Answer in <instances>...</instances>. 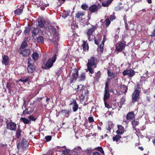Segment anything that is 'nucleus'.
<instances>
[{"label":"nucleus","instance_id":"obj_1","mask_svg":"<svg viewBox=\"0 0 155 155\" xmlns=\"http://www.w3.org/2000/svg\"><path fill=\"white\" fill-rule=\"evenodd\" d=\"M58 54V52L56 51L51 58L48 59L46 63L45 64V66L42 67V68L47 70L51 68L57 59V56Z\"/></svg>","mask_w":155,"mask_h":155},{"label":"nucleus","instance_id":"obj_2","mask_svg":"<svg viewBox=\"0 0 155 155\" xmlns=\"http://www.w3.org/2000/svg\"><path fill=\"white\" fill-rule=\"evenodd\" d=\"M126 42L124 38H123L121 40L117 43L115 45L116 51L117 52H122L126 46Z\"/></svg>","mask_w":155,"mask_h":155},{"label":"nucleus","instance_id":"obj_3","mask_svg":"<svg viewBox=\"0 0 155 155\" xmlns=\"http://www.w3.org/2000/svg\"><path fill=\"white\" fill-rule=\"evenodd\" d=\"M91 27L88 28L86 32L88 39L89 41H91V36L92 35L94 32L97 29L98 27V25L96 24L94 25H91Z\"/></svg>","mask_w":155,"mask_h":155},{"label":"nucleus","instance_id":"obj_4","mask_svg":"<svg viewBox=\"0 0 155 155\" xmlns=\"http://www.w3.org/2000/svg\"><path fill=\"white\" fill-rule=\"evenodd\" d=\"M140 91L137 90H134L132 94V103L137 102L140 99Z\"/></svg>","mask_w":155,"mask_h":155},{"label":"nucleus","instance_id":"obj_5","mask_svg":"<svg viewBox=\"0 0 155 155\" xmlns=\"http://www.w3.org/2000/svg\"><path fill=\"white\" fill-rule=\"evenodd\" d=\"M17 146L18 148L21 147L23 149L25 150L28 148V143L25 139L23 138L21 141L17 144Z\"/></svg>","mask_w":155,"mask_h":155},{"label":"nucleus","instance_id":"obj_6","mask_svg":"<svg viewBox=\"0 0 155 155\" xmlns=\"http://www.w3.org/2000/svg\"><path fill=\"white\" fill-rule=\"evenodd\" d=\"M122 73L124 76L127 75L130 78H132L134 75L135 72L134 70L131 68H127L123 71Z\"/></svg>","mask_w":155,"mask_h":155},{"label":"nucleus","instance_id":"obj_7","mask_svg":"<svg viewBox=\"0 0 155 155\" xmlns=\"http://www.w3.org/2000/svg\"><path fill=\"white\" fill-rule=\"evenodd\" d=\"M6 128L11 131H15L17 129V124L14 122H13L12 120H10L9 122L7 123L6 122Z\"/></svg>","mask_w":155,"mask_h":155},{"label":"nucleus","instance_id":"obj_8","mask_svg":"<svg viewBox=\"0 0 155 155\" xmlns=\"http://www.w3.org/2000/svg\"><path fill=\"white\" fill-rule=\"evenodd\" d=\"M78 69L77 68H74L73 69V71L72 74V77L71 78V83L73 81H75L78 77Z\"/></svg>","mask_w":155,"mask_h":155},{"label":"nucleus","instance_id":"obj_9","mask_svg":"<svg viewBox=\"0 0 155 155\" xmlns=\"http://www.w3.org/2000/svg\"><path fill=\"white\" fill-rule=\"evenodd\" d=\"M19 54L22 55L23 57H27L30 54V48H24L20 50Z\"/></svg>","mask_w":155,"mask_h":155},{"label":"nucleus","instance_id":"obj_10","mask_svg":"<svg viewBox=\"0 0 155 155\" xmlns=\"http://www.w3.org/2000/svg\"><path fill=\"white\" fill-rule=\"evenodd\" d=\"M124 22L125 25V28L126 30H133L134 29V25L131 23L130 21H128L127 22V21L125 19L124 17Z\"/></svg>","mask_w":155,"mask_h":155},{"label":"nucleus","instance_id":"obj_11","mask_svg":"<svg viewBox=\"0 0 155 155\" xmlns=\"http://www.w3.org/2000/svg\"><path fill=\"white\" fill-rule=\"evenodd\" d=\"M69 105H72L73 106L72 110L74 112H76L78 108V105L77 103L76 100L75 99H73L72 100Z\"/></svg>","mask_w":155,"mask_h":155},{"label":"nucleus","instance_id":"obj_12","mask_svg":"<svg viewBox=\"0 0 155 155\" xmlns=\"http://www.w3.org/2000/svg\"><path fill=\"white\" fill-rule=\"evenodd\" d=\"M2 63L3 65H5V66L8 64L10 61V59L7 55H4L2 56Z\"/></svg>","mask_w":155,"mask_h":155},{"label":"nucleus","instance_id":"obj_13","mask_svg":"<svg viewBox=\"0 0 155 155\" xmlns=\"http://www.w3.org/2000/svg\"><path fill=\"white\" fill-rule=\"evenodd\" d=\"M117 126L118 129L116 131V133L121 135L123 134L124 133L125 130L124 127L122 125H118Z\"/></svg>","mask_w":155,"mask_h":155},{"label":"nucleus","instance_id":"obj_14","mask_svg":"<svg viewBox=\"0 0 155 155\" xmlns=\"http://www.w3.org/2000/svg\"><path fill=\"white\" fill-rule=\"evenodd\" d=\"M135 117V114L133 111L129 112L127 114L126 118L127 120H133ZM127 122V121H125Z\"/></svg>","mask_w":155,"mask_h":155},{"label":"nucleus","instance_id":"obj_15","mask_svg":"<svg viewBox=\"0 0 155 155\" xmlns=\"http://www.w3.org/2000/svg\"><path fill=\"white\" fill-rule=\"evenodd\" d=\"M84 91V94H85L86 95V94H88V91H87V90H83L82 88H81L79 91V93L80 94L79 95V97L80 98L81 100H83L85 97V96L83 94V93Z\"/></svg>","mask_w":155,"mask_h":155},{"label":"nucleus","instance_id":"obj_16","mask_svg":"<svg viewBox=\"0 0 155 155\" xmlns=\"http://www.w3.org/2000/svg\"><path fill=\"white\" fill-rule=\"evenodd\" d=\"M88 9L89 11L91 12L94 13L98 11V7L96 5H93L89 7Z\"/></svg>","mask_w":155,"mask_h":155},{"label":"nucleus","instance_id":"obj_17","mask_svg":"<svg viewBox=\"0 0 155 155\" xmlns=\"http://www.w3.org/2000/svg\"><path fill=\"white\" fill-rule=\"evenodd\" d=\"M121 138V136L117 134L116 135L113 136L112 140L113 141L115 142L117 144H118L120 141V139Z\"/></svg>","mask_w":155,"mask_h":155},{"label":"nucleus","instance_id":"obj_18","mask_svg":"<svg viewBox=\"0 0 155 155\" xmlns=\"http://www.w3.org/2000/svg\"><path fill=\"white\" fill-rule=\"evenodd\" d=\"M46 23V22L43 18H41L40 20L38 22V26L41 28L45 27Z\"/></svg>","mask_w":155,"mask_h":155},{"label":"nucleus","instance_id":"obj_19","mask_svg":"<svg viewBox=\"0 0 155 155\" xmlns=\"http://www.w3.org/2000/svg\"><path fill=\"white\" fill-rule=\"evenodd\" d=\"M27 70L28 73H33L35 70V67L33 65H29L28 66Z\"/></svg>","mask_w":155,"mask_h":155},{"label":"nucleus","instance_id":"obj_20","mask_svg":"<svg viewBox=\"0 0 155 155\" xmlns=\"http://www.w3.org/2000/svg\"><path fill=\"white\" fill-rule=\"evenodd\" d=\"M95 58L94 57H91L89 60L88 61L87 65L93 66L95 65L96 64L95 62Z\"/></svg>","mask_w":155,"mask_h":155},{"label":"nucleus","instance_id":"obj_21","mask_svg":"<svg viewBox=\"0 0 155 155\" xmlns=\"http://www.w3.org/2000/svg\"><path fill=\"white\" fill-rule=\"evenodd\" d=\"M83 44L82 45L83 49L84 51H87L89 49L88 44L87 43V41H83Z\"/></svg>","mask_w":155,"mask_h":155},{"label":"nucleus","instance_id":"obj_22","mask_svg":"<svg viewBox=\"0 0 155 155\" xmlns=\"http://www.w3.org/2000/svg\"><path fill=\"white\" fill-rule=\"evenodd\" d=\"M73 151L75 155H78L82 151V149L80 147H78L75 148Z\"/></svg>","mask_w":155,"mask_h":155},{"label":"nucleus","instance_id":"obj_23","mask_svg":"<svg viewBox=\"0 0 155 155\" xmlns=\"http://www.w3.org/2000/svg\"><path fill=\"white\" fill-rule=\"evenodd\" d=\"M78 81H83L85 80L86 79V74L85 73L82 72L80 76L78 75Z\"/></svg>","mask_w":155,"mask_h":155},{"label":"nucleus","instance_id":"obj_24","mask_svg":"<svg viewBox=\"0 0 155 155\" xmlns=\"http://www.w3.org/2000/svg\"><path fill=\"white\" fill-rule=\"evenodd\" d=\"M85 15V12H84L79 11L76 14L75 18L78 19L82 18Z\"/></svg>","mask_w":155,"mask_h":155},{"label":"nucleus","instance_id":"obj_25","mask_svg":"<svg viewBox=\"0 0 155 155\" xmlns=\"http://www.w3.org/2000/svg\"><path fill=\"white\" fill-rule=\"evenodd\" d=\"M110 94L109 91H104L103 100H107L110 97Z\"/></svg>","mask_w":155,"mask_h":155},{"label":"nucleus","instance_id":"obj_26","mask_svg":"<svg viewBox=\"0 0 155 155\" xmlns=\"http://www.w3.org/2000/svg\"><path fill=\"white\" fill-rule=\"evenodd\" d=\"M22 130L20 128H18L16 131V137L18 138H19L21 136V133Z\"/></svg>","mask_w":155,"mask_h":155},{"label":"nucleus","instance_id":"obj_27","mask_svg":"<svg viewBox=\"0 0 155 155\" xmlns=\"http://www.w3.org/2000/svg\"><path fill=\"white\" fill-rule=\"evenodd\" d=\"M32 57L34 61H36L38 60L39 57V55L37 52H33L32 55Z\"/></svg>","mask_w":155,"mask_h":155},{"label":"nucleus","instance_id":"obj_28","mask_svg":"<svg viewBox=\"0 0 155 155\" xmlns=\"http://www.w3.org/2000/svg\"><path fill=\"white\" fill-rule=\"evenodd\" d=\"M20 120L25 124H30L31 121L25 117H21L20 118Z\"/></svg>","mask_w":155,"mask_h":155},{"label":"nucleus","instance_id":"obj_29","mask_svg":"<svg viewBox=\"0 0 155 155\" xmlns=\"http://www.w3.org/2000/svg\"><path fill=\"white\" fill-rule=\"evenodd\" d=\"M101 74L100 71H98L95 74V77H94V79L96 81H98L100 78H101Z\"/></svg>","mask_w":155,"mask_h":155},{"label":"nucleus","instance_id":"obj_30","mask_svg":"<svg viewBox=\"0 0 155 155\" xmlns=\"http://www.w3.org/2000/svg\"><path fill=\"white\" fill-rule=\"evenodd\" d=\"M30 79V77H26L21 78L19 79V81L25 83H26L27 81H29Z\"/></svg>","mask_w":155,"mask_h":155},{"label":"nucleus","instance_id":"obj_31","mask_svg":"<svg viewBox=\"0 0 155 155\" xmlns=\"http://www.w3.org/2000/svg\"><path fill=\"white\" fill-rule=\"evenodd\" d=\"M39 32V29L36 28L34 29L32 31V36L33 37H34L36 36Z\"/></svg>","mask_w":155,"mask_h":155},{"label":"nucleus","instance_id":"obj_32","mask_svg":"<svg viewBox=\"0 0 155 155\" xmlns=\"http://www.w3.org/2000/svg\"><path fill=\"white\" fill-rule=\"evenodd\" d=\"M37 42L39 43L43 44L44 43V38L41 36H39L37 38Z\"/></svg>","mask_w":155,"mask_h":155},{"label":"nucleus","instance_id":"obj_33","mask_svg":"<svg viewBox=\"0 0 155 155\" xmlns=\"http://www.w3.org/2000/svg\"><path fill=\"white\" fill-rule=\"evenodd\" d=\"M61 114H63L65 116L67 114H68V116H69L70 113V110H64L62 109L61 111Z\"/></svg>","mask_w":155,"mask_h":155},{"label":"nucleus","instance_id":"obj_34","mask_svg":"<svg viewBox=\"0 0 155 155\" xmlns=\"http://www.w3.org/2000/svg\"><path fill=\"white\" fill-rule=\"evenodd\" d=\"M92 66H93L87 65V69L86 70V71H87V70H88L90 73H91V74L94 73V69L92 68Z\"/></svg>","mask_w":155,"mask_h":155},{"label":"nucleus","instance_id":"obj_35","mask_svg":"<svg viewBox=\"0 0 155 155\" xmlns=\"http://www.w3.org/2000/svg\"><path fill=\"white\" fill-rule=\"evenodd\" d=\"M22 10L18 8L15 10L14 12L15 15H20L22 12Z\"/></svg>","mask_w":155,"mask_h":155},{"label":"nucleus","instance_id":"obj_36","mask_svg":"<svg viewBox=\"0 0 155 155\" xmlns=\"http://www.w3.org/2000/svg\"><path fill=\"white\" fill-rule=\"evenodd\" d=\"M27 45L26 42L25 41H24L21 45L19 49L21 50L22 49L25 48V47Z\"/></svg>","mask_w":155,"mask_h":155},{"label":"nucleus","instance_id":"obj_37","mask_svg":"<svg viewBox=\"0 0 155 155\" xmlns=\"http://www.w3.org/2000/svg\"><path fill=\"white\" fill-rule=\"evenodd\" d=\"M131 124L132 127L134 128H135L136 126L138 125L139 124V122L138 121L133 120L131 122Z\"/></svg>","mask_w":155,"mask_h":155},{"label":"nucleus","instance_id":"obj_38","mask_svg":"<svg viewBox=\"0 0 155 155\" xmlns=\"http://www.w3.org/2000/svg\"><path fill=\"white\" fill-rule=\"evenodd\" d=\"M120 87H122L123 88V91H124V93L125 94H126V93L127 92V90H128V88L125 85H122V84H121L120 85Z\"/></svg>","mask_w":155,"mask_h":155},{"label":"nucleus","instance_id":"obj_39","mask_svg":"<svg viewBox=\"0 0 155 155\" xmlns=\"http://www.w3.org/2000/svg\"><path fill=\"white\" fill-rule=\"evenodd\" d=\"M105 25L106 28L108 27L111 21L109 18H107L105 20Z\"/></svg>","mask_w":155,"mask_h":155},{"label":"nucleus","instance_id":"obj_40","mask_svg":"<svg viewBox=\"0 0 155 155\" xmlns=\"http://www.w3.org/2000/svg\"><path fill=\"white\" fill-rule=\"evenodd\" d=\"M61 155H70V150L68 149H66L63 150Z\"/></svg>","mask_w":155,"mask_h":155},{"label":"nucleus","instance_id":"obj_41","mask_svg":"<svg viewBox=\"0 0 155 155\" xmlns=\"http://www.w3.org/2000/svg\"><path fill=\"white\" fill-rule=\"evenodd\" d=\"M107 74L109 77H114L115 75L116 74L115 73H114L113 72H111L110 71L108 70L107 71Z\"/></svg>","mask_w":155,"mask_h":155},{"label":"nucleus","instance_id":"obj_42","mask_svg":"<svg viewBox=\"0 0 155 155\" xmlns=\"http://www.w3.org/2000/svg\"><path fill=\"white\" fill-rule=\"evenodd\" d=\"M28 64L29 65H33L34 61L31 58H29L28 59Z\"/></svg>","mask_w":155,"mask_h":155},{"label":"nucleus","instance_id":"obj_43","mask_svg":"<svg viewBox=\"0 0 155 155\" xmlns=\"http://www.w3.org/2000/svg\"><path fill=\"white\" fill-rule=\"evenodd\" d=\"M51 32L54 35L56 34L57 33V31L56 30L57 29L54 27L52 26L51 27Z\"/></svg>","mask_w":155,"mask_h":155},{"label":"nucleus","instance_id":"obj_44","mask_svg":"<svg viewBox=\"0 0 155 155\" xmlns=\"http://www.w3.org/2000/svg\"><path fill=\"white\" fill-rule=\"evenodd\" d=\"M30 31V28L29 27H25L24 33L25 34L29 33Z\"/></svg>","mask_w":155,"mask_h":155},{"label":"nucleus","instance_id":"obj_45","mask_svg":"<svg viewBox=\"0 0 155 155\" xmlns=\"http://www.w3.org/2000/svg\"><path fill=\"white\" fill-rule=\"evenodd\" d=\"M88 6L86 4H83L81 5V8L84 10H87Z\"/></svg>","mask_w":155,"mask_h":155},{"label":"nucleus","instance_id":"obj_46","mask_svg":"<svg viewBox=\"0 0 155 155\" xmlns=\"http://www.w3.org/2000/svg\"><path fill=\"white\" fill-rule=\"evenodd\" d=\"M104 47V46L103 45H100L98 48V51L101 52V53H102L103 51Z\"/></svg>","mask_w":155,"mask_h":155},{"label":"nucleus","instance_id":"obj_47","mask_svg":"<svg viewBox=\"0 0 155 155\" xmlns=\"http://www.w3.org/2000/svg\"><path fill=\"white\" fill-rule=\"evenodd\" d=\"M96 150L100 151L101 153L104 154V152L102 148L101 147H98L97 148Z\"/></svg>","mask_w":155,"mask_h":155},{"label":"nucleus","instance_id":"obj_48","mask_svg":"<svg viewBox=\"0 0 155 155\" xmlns=\"http://www.w3.org/2000/svg\"><path fill=\"white\" fill-rule=\"evenodd\" d=\"M109 83L108 82V81H107L105 83V86L104 88V91H108L109 90Z\"/></svg>","mask_w":155,"mask_h":155},{"label":"nucleus","instance_id":"obj_49","mask_svg":"<svg viewBox=\"0 0 155 155\" xmlns=\"http://www.w3.org/2000/svg\"><path fill=\"white\" fill-rule=\"evenodd\" d=\"M58 38L57 39H56V38H54V37L52 39L51 41L54 42V45H55V44L58 45Z\"/></svg>","mask_w":155,"mask_h":155},{"label":"nucleus","instance_id":"obj_50","mask_svg":"<svg viewBox=\"0 0 155 155\" xmlns=\"http://www.w3.org/2000/svg\"><path fill=\"white\" fill-rule=\"evenodd\" d=\"M85 152L88 155H91L92 153V150L91 149L89 148L86 150Z\"/></svg>","mask_w":155,"mask_h":155},{"label":"nucleus","instance_id":"obj_51","mask_svg":"<svg viewBox=\"0 0 155 155\" xmlns=\"http://www.w3.org/2000/svg\"><path fill=\"white\" fill-rule=\"evenodd\" d=\"M52 138V136H47L45 137V139L46 140L47 142L50 141Z\"/></svg>","mask_w":155,"mask_h":155},{"label":"nucleus","instance_id":"obj_52","mask_svg":"<svg viewBox=\"0 0 155 155\" xmlns=\"http://www.w3.org/2000/svg\"><path fill=\"white\" fill-rule=\"evenodd\" d=\"M28 110L29 109L28 108H25V109L23 111L22 114L23 115H25L26 114H29V113Z\"/></svg>","mask_w":155,"mask_h":155},{"label":"nucleus","instance_id":"obj_53","mask_svg":"<svg viewBox=\"0 0 155 155\" xmlns=\"http://www.w3.org/2000/svg\"><path fill=\"white\" fill-rule=\"evenodd\" d=\"M104 101L105 107L108 109L110 108V107L109 104L107 103V100H104Z\"/></svg>","mask_w":155,"mask_h":155},{"label":"nucleus","instance_id":"obj_54","mask_svg":"<svg viewBox=\"0 0 155 155\" xmlns=\"http://www.w3.org/2000/svg\"><path fill=\"white\" fill-rule=\"evenodd\" d=\"M28 118L30 120H31L32 121H35L36 119V118L33 115H30L28 117Z\"/></svg>","mask_w":155,"mask_h":155},{"label":"nucleus","instance_id":"obj_55","mask_svg":"<svg viewBox=\"0 0 155 155\" xmlns=\"http://www.w3.org/2000/svg\"><path fill=\"white\" fill-rule=\"evenodd\" d=\"M112 127L113 125H112V124H109L108 125V127L106 128L107 130L110 132Z\"/></svg>","mask_w":155,"mask_h":155},{"label":"nucleus","instance_id":"obj_56","mask_svg":"<svg viewBox=\"0 0 155 155\" xmlns=\"http://www.w3.org/2000/svg\"><path fill=\"white\" fill-rule=\"evenodd\" d=\"M140 84H137L136 87H135V90H137L138 91H140Z\"/></svg>","mask_w":155,"mask_h":155},{"label":"nucleus","instance_id":"obj_57","mask_svg":"<svg viewBox=\"0 0 155 155\" xmlns=\"http://www.w3.org/2000/svg\"><path fill=\"white\" fill-rule=\"evenodd\" d=\"M94 43L95 44L98 45L99 44V42L101 41V39H97L96 38H94Z\"/></svg>","mask_w":155,"mask_h":155},{"label":"nucleus","instance_id":"obj_58","mask_svg":"<svg viewBox=\"0 0 155 155\" xmlns=\"http://www.w3.org/2000/svg\"><path fill=\"white\" fill-rule=\"evenodd\" d=\"M88 120L90 123L93 122L94 121L93 118L92 117H89Z\"/></svg>","mask_w":155,"mask_h":155},{"label":"nucleus","instance_id":"obj_59","mask_svg":"<svg viewBox=\"0 0 155 155\" xmlns=\"http://www.w3.org/2000/svg\"><path fill=\"white\" fill-rule=\"evenodd\" d=\"M116 18V17L115 16L113 15H111L110 16V19L111 20V21H113V20L115 19Z\"/></svg>","mask_w":155,"mask_h":155},{"label":"nucleus","instance_id":"obj_60","mask_svg":"<svg viewBox=\"0 0 155 155\" xmlns=\"http://www.w3.org/2000/svg\"><path fill=\"white\" fill-rule=\"evenodd\" d=\"M102 5L104 7L107 6V4L106 2H103L102 3Z\"/></svg>","mask_w":155,"mask_h":155},{"label":"nucleus","instance_id":"obj_61","mask_svg":"<svg viewBox=\"0 0 155 155\" xmlns=\"http://www.w3.org/2000/svg\"><path fill=\"white\" fill-rule=\"evenodd\" d=\"M113 0H108L107 2H106L107 4V6H109V5H110L111 3L112 2Z\"/></svg>","mask_w":155,"mask_h":155},{"label":"nucleus","instance_id":"obj_62","mask_svg":"<svg viewBox=\"0 0 155 155\" xmlns=\"http://www.w3.org/2000/svg\"><path fill=\"white\" fill-rule=\"evenodd\" d=\"M92 155H101V154L97 152H94L93 153Z\"/></svg>","mask_w":155,"mask_h":155},{"label":"nucleus","instance_id":"obj_63","mask_svg":"<svg viewBox=\"0 0 155 155\" xmlns=\"http://www.w3.org/2000/svg\"><path fill=\"white\" fill-rule=\"evenodd\" d=\"M147 101L149 102H150V97L148 96H147L146 97Z\"/></svg>","mask_w":155,"mask_h":155},{"label":"nucleus","instance_id":"obj_64","mask_svg":"<svg viewBox=\"0 0 155 155\" xmlns=\"http://www.w3.org/2000/svg\"><path fill=\"white\" fill-rule=\"evenodd\" d=\"M30 108H31V109L28 110L29 113V114H30L31 113H33V111H34V110L31 109V107H30Z\"/></svg>","mask_w":155,"mask_h":155}]
</instances>
